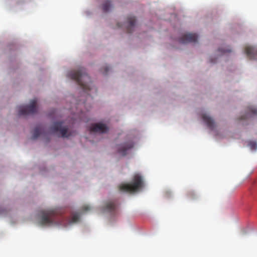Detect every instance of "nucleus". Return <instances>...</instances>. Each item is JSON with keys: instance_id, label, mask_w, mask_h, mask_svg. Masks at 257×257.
Here are the masks:
<instances>
[{"instance_id": "nucleus-20", "label": "nucleus", "mask_w": 257, "mask_h": 257, "mask_svg": "<svg viewBox=\"0 0 257 257\" xmlns=\"http://www.w3.org/2000/svg\"><path fill=\"white\" fill-rule=\"evenodd\" d=\"M219 51H221L222 52H223V53L229 52L230 51V50H221L220 49H219Z\"/></svg>"}, {"instance_id": "nucleus-7", "label": "nucleus", "mask_w": 257, "mask_h": 257, "mask_svg": "<svg viewBox=\"0 0 257 257\" xmlns=\"http://www.w3.org/2000/svg\"><path fill=\"white\" fill-rule=\"evenodd\" d=\"M108 131V127L102 123H95L89 128V132L92 133H105Z\"/></svg>"}, {"instance_id": "nucleus-11", "label": "nucleus", "mask_w": 257, "mask_h": 257, "mask_svg": "<svg viewBox=\"0 0 257 257\" xmlns=\"http://www.w3.org/2000/svg\"><path fill=\"white\" fill-rule=\"evenodd\" d=\"M202 118L209 128L213 130L214 128L215 123L214 120L207 114H203L202 115Z\"/></svg>"}, {"instance_id": "nucleus-5", "label": "nucleus", "mask_w": 257, "mask_h": 257, "mask_svg": "<svg viewBox=\"0 0 257 257\" xmlns=\"http://www.w3.org/2000/svg\"><path fill=\"white\" fill-rule=\"evenodd\" d=\"M37 100L34 99L30 102V105L26 106H21L19 108V115H26L34 114L37 112Z\"/></svg>"}, {"instance_id": "nucleus-8", "label": "nucleus", "mask_w": 257, "mask_h": 257, "mask_svg": "<svg viewBox=\"0 0 257 257\" xmlns=\"http://www.w3.org/2000/svg\"><path fill=\"white\" fill-rule=\"evenodd\" d=\"M198 36L195 34L187 33L184 34L180 39L179 42L182 44L195 43L197 41Z\"/></svg>"}, {"instance_id": "nucleus-15", "label": "nucleus", "mask_w": 257, "mask_h": 257, "mask_svg": "<svg viewBox=\"0 0 257 257\" xmlns=\"http://www.w3.org/2000/svg\"><path fill=\"white\" fill-rule=\"evenodd\" d=\"M42 132V127L40 125L36 126L33 131V139H37L41 134Z\"/></svg>"}, {"instance_id": "nucleus-14", "label": "nucleus", "mask_w": 257, "mask_h": 257, "mask_svg": "<svg viewBox=\"0 0 257 257\" xmlns=\"http://www.w3.org/2000/svg\"><path fill=\"white\" fill-rule=\"evenodd\" d=\"M112 7L111 2L109 0H104L102 4V9L104 12L109 11Z\"/></svg>"}, {"instance_id": "nucleus-3", "label": "nucleus", "mask_w": 257, "mask_h": 257, "mask_svg": "<svg viewBox=\"0 0 257 257\" xmlns=\"http://www.w3.org/2000/svg\"><path fill=\"white\" fill-rule=\"evenodd\" d=\"M57 217L54 210H47L41 212L39 223L42 225L50 226L56 224Z\"/></svg>"}, {"instance_id": "nucleus-4", "label": "nucleus", "mask_w": 257, "mask_h": 257, "mask_svg": "<svg viewBox=\"0 0 257 257\" xmlns=\"http://www.w3.org/2000/svg\"><path fill=\"white\" fill-rule=\"evenodd\" d=\"M51 130L53 133L59 132L63 138H67L70 136H74L75 132H69L68 126L63 125L62 122H56L54 123L51 127Z\"/></svg>"}, {"instance_id": "nucleus-2", "label": "nucleus", "mask_w": 257, "mask_h": 257, "mask_svg": "<svg viewBox=\"0 0 257 257\" xmlns=\"http://www.w3.org/2000/svg\"><path fill=\"white\" fill-rule=\"evenodd\" d=\"M144 186L142 177L139 174H135L132 181L130 184H121L119 186V190L123 192L132 193L139 191Z\"/></svg>"}, {"instance_id": "nucleus-16", "label": "nucleus", "mask_w": 257, "mask_h": 257, "mask_svg": "<svg viewBox=\"0 0 257 257\" xmlns=\"http://www.w3.org/2000/svg\"><path fill=\"white\" fill-rule=\"evenodd\" d=\"M80 219V215L78 213H74L72 215L70 223L77 222Z\"/></svg>"}, {"instance_id": "nucleus-18", "label": "nucleus", "mask_w": 257, "mask_h": 257, "mask_svg": "<svg viewBox=\"0 0 257 257\" xmlns=\"http://www.w3.org/2000/svg\"><path fill=\"white\" fill-rule=\"evenodd\" d=\"M90 209V207L88 205H84L82 207V211L83 212H86Z\"/></svg>"}, {"instance_id": "nucleus-9", "label": "nucleus", "mask_w": 257, "mask_h": 257, "mask_svg": "<svg viewBox=\"0 0 257 257\" xmlns=\"http://www.w3.org/2000/svg\"><path fill=\"white\" fill-rule=\"evenodd\" d=\"M117 205L113 201H108L106 202L103 207L104 211L112 213L116 209Z\"/></svg>"}, {"instance_id": "nucleus-1", "label": "nucleus", "mask_w": 257, "mask_h": 257, "mask_svg": "<svg viewBox=\"0 0 257 257\" xmlns=\"http://www.w3.org/2000/svg\"><path fill=\"white\" fill-rule=\"evenodd\" d=\"M68 76L71 79L75 80L78 84L80 85L83 91L86 93L88 95H90L91 91L94 90L96 92V89L91 86L90 83V78L86 73L85 69L84 68H80L77 70H73L69 72Z\"/></svg>"}, {"instance_id": "nucleus-6", "label": "nucleus", "mask_w": 257, "mask_h": 257, "mask_svg": "<svg viewBox=\"0 0 257 257\" xmlns=\"http://www.w3.org/2000/svg\"><path fill=\"white\" fill-rule=\"evenodd\" d=\"M134 147V143L132 141H128L118 146L117 151L121 155L124 156L127 152Z\"/></svg>"}, {"instance_id": "nucleus-12", "label": "nucleus", "mask_w": 257, "mask_h": 257, "mask_svg": "<svg viewBox=\"0 0 257 257\" xmlns=\"http://www.w3.org/2000/svg\"><path fill=\"white\" fill-rule=\"evenodd\" d=\"M247 56L251 59L257 58V51L254 48L250 46H247L245 49Z\"/></svg>"}, {"instance_id": "nucleus-13", "label": "nucleus", "mask_w": 257, "mask_h": 257, "mask_svg": "<svg viewBox=\"0 0 257 257\" xmlns=\"http://www.w3.org/2000/svg\"><path fill=\"white\" fill-rule=\"evenodd\" d=\"M255 115H257V109L253 107H250L248 108L246 114L244 116H242L240 119H245Z\"/></svg>"}, {"instance_id": "nucleus-10", "label": "nucleus", "mask_w": 257, "mask_h": 257, "mask_svg": "<svg viewBox=\"0 0 257 257\" xmlns=\"http://www.w3.org/2000/svg\"><path fill=\"white\" fill-rule=\"evenodd\" d=\"M136 18L134 16H130L127 18L126 23V31L128 33L133 32L136 23Z\"/></svg>"}, {"instance_id": "nucleus-17", "label": "nucleus", "mask_w": 257, "mask_h": 257, "mask_svg": "<svg viewBox=\"0 0 257 257\" xmlns=\"http://www.w3.org/2000/svg\"><path fill=\"white\" fill-rule=\"evenodd\" d=\"M248 146L252 150H256L257 149V144L253 141H250L248 143Z\"/></svg>"}, {"instance_id": "nucleus-19", "label": "nucleus", "mask_w": 257, "mask_h": 257, "mask_svg": "<svg viewBox=\"0 0 257 257\" xmlns=\"http://www.w3.org/2000/svg\"><path fill=\"white\" fill-rule=\"evenodd\" d=\"M109 70V67L108 66H105L104 68V71L103 72V73L105 75L107 74Z\"/></svg>"}]
</instances>
